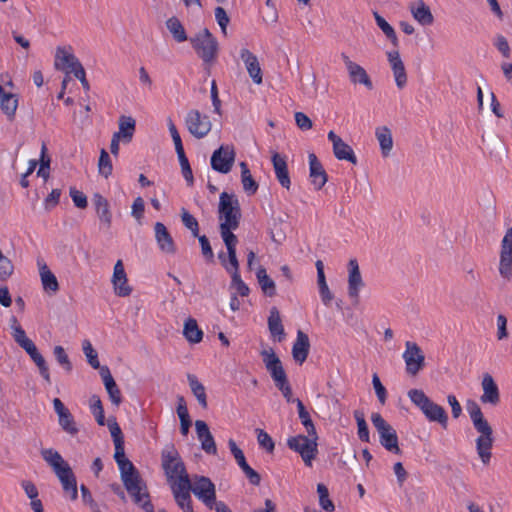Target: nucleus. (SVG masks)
<instances>
[{
  "mask_svg": "<svg viewBox=\"0 0 512 512\" xmlns=\"http://www.w3.org/2000/svg\"><path fill=\"white\" fill-rule=\"evenodd\" d=\"M80 492L83 503L90 508L91 512H102L100 505L94 500L87 486L82 484L80 486Z\"/></svg>",
  "mask_w": 512,
  "mask_h": 512,
  "instance_id": "obj_57",
  "label": "nucleus"
},
{
  "mask_svg": "<svg viewBox=\"0 0 512 512\" xmlns=\"http://www.w3.org/2000/svg\"><path fill=\"white\" fill-rule=\"evenodd\" d=\"M0 107L9 120L14 119L18 99L16 95L6 92L2 85H0Z\"/></svg>",
  "mask_w": 512,
  "mask_h": 512,
  "instance_id": "obj_30",
  "label": "nucleus"
},
{
  "mask_svg": "<svg viewBox=\"0 0 512 512\" xmlns=\"http://www.w3.org/2000/svg\"><path fill=\"white\" fill-rule=\"evenodd\" d=\"M317 492L319 494V505L321 508L327 512H333L335 510V506L329 499L328 488L324 484L319 483L317 485Z\"/></svg>",
  "mask_w": 512,
  "mask_h": 512,
  "instance_id": "obj_49",
  "label": "nucleus"
},
{
  "mask_svg": "<svg viewBox=\"0 0 512 512\" xmlns=\"http://www.w3.org/2000/svg\"><path fill=\"white\" fill-rule=\"evenodd\" d=\"M341 58L346 66V69L349 74L350 81L353 84H362L368 90L373 89V83L367 74L366 70L360 66L359 64L350 60V58L345 54H341Z\"/></svg>",
  "mask_w": 512,
  "mask_h": 512,
  "instance_id": "obj_15",
  "label": "nucleus"
},
{
  "mask_svg": "<svg viewBox=\"0 0 512 512\" xmlns=\"http://www.w3.org/2000/svg\"><path fill=\"white\" fill-rule=\"evenodd\" d=\"M256 277H257V280L261 287L262 292L266 296L273 297L276 295L275 282L268 276L267 271L263 266H260L257 269Z\"/></svg>",
  "mask_w": 512,
  "mask_h": 512,
  "instance_id": "obj_36",
  "label": "nucleus"
},
{
  "mask_svg": "<svg viewBox=\"0 0 512 512\" xmlns=\"http://www.w3.org/2000/svg\"><path fill=\"white\" fill-rule=\"evenodd\" d=\"M191 492L203 502V504L212 510V504L216 500L215 484L206 476H194V482H191Z\"/></svg>",
  "mask_w": 512,
  "mask_h": 512,
  "instance_id": "obj_8",
  "label": "nucleus"
},
{
  "mask_svg": "<svg viewBox=\"0 0 512 512\" xmlns=\"http://www.w3.org/2000/svg\"><path fill=\"white\" fill-rule=\"evenodd\" d=\"M187 380L190 386V389L193 395L196 397L199 405L206 409L208 406L207 403V395L205 391V387L201 382H199L198 378L194 374H187Z\"/></svg>",
  "mask_w": 512,
  "mask_h": 512,
  "instance_id": "obj_34",
  "label": "nucleus"
},
{
  "mask_svg": "<svg viewBox=\"0 0 512 512\" xmlns=\"http://www.w3.org/2000/svg\"><path fill=\"white\" fill-rule=\"evenodd\" d=\"M481 385L483 389V394L480 397L481 402L492 406L498 405L500 402V392L493 377L488 373L484 374Z\"/></svg>",
  "mask_w": 512,
  "mask_h": 512,
  "instance_id": "obj_18",
  "label": "nucleus"
},
{
  "mask_svg": "<svg viewBox=\"0 0 512 512\" xmlns=\"http://www.w3.org/2000/svg\"><path fill=\"white\" fill-rule=\"evenodd\" d=\"M187 130L197 139L204 138L212 128L209 116L201 114L199 110H190L185 117Z\"/></svg>",
  "mask_w": 512,
  "mask_h": 512,
  "instance_id": "obj_9",
  "label": "nucleus"
},
{
  "mask_svg": "<svg viewBox=\"0 0 512 512\" xmlns=\"http://www.w3.org/2000/svg\"><path fill=\"white\" fill-rule=\"evenodd\" d=\"M240 168H241V182H242L244 191L248 195H254L257 192L258 187H259L258 183L252 177L251 172H250L246 162H241Z\"/></svg>",
  "mask_w": 512,
  "mask_h": 512,
  "instance_id": "obj_40",
  "label": "nucleus"
},
{
  "mask_svg": "<svg viewBox=\"0 0 512 512\" xmlns=\"http://www.w3.org/2000/svg\"><path fill=\"white\" fill-rule=\"evenodd\" d=\"M240 57L245 63L246 69L253 82L257 85L261 84L263 81L262 70L257 57L246 48L241 50Z\"/></svg>",
  "mask_w": 512,
  "mask_h": 512,
  "instance_id": "obj_22",
  "label": "nucleus"
},
{
  "mask_svg": "<svg viewBox=\"0 0 512 512\" xmlns=\"http://www.w3.org/2000/svg\"><path fill=\"white\" fill-rule=\"evenodd\" d=\"M22 349L25 350V352L30 356V358L36 364V366L39 369V373L43 377V379L48 384H50L51 378H50L49 367H48L44 357L42 356V354L38 351L34 342L29 341V343L27 345H25Z\"/></svg>",
  "mask_w": 512,
  "mask_h": 512,
  "instance_id": "obj_26",
  "label": "nucleus"
},
{
  "mask_svg": "<svg viewBox=\"0 0 512 512\" xmlns=\"http://www.w3.org/2000/svg\"><path fill=\"white\" fill-rule=\"evenodd\" d=\"M114 459L120 470V478L133 502L145 512H155L147 485L134 464L126 457L124 441L114 443Z\"/></svg>",
  "mask_w": 512,
  "mask_h": 512,
  "instance_id": "obj_1",
  "label": "nucleus"
},
{
  "mask_svg": "<svg viewBox=\"0 0 512 512\" xmlns=\"http://www.w3.org/2000/svg\"><path fill=\"white\" fill-rule=\"evenodd\" d=\"M348 269V295L350 298H353L356 301H358L359 292L360 289L364 286V282L356 259L349 260Z\"/></svg>",
  "mask_w": 512,
  "mask_h": 512,
  "instance_id": "obj_16",
  "label": "nucleus"
},
{
  "mask_svg": "<svg viewBox=\"0 0 512 512\" xmlns=\"http://www.w3.org/2000/svg\"><path fill=\"white\" fill-rule=\"evenodd\" d=\"M226 248H227V264L230 266L232 271H239V261L236 254V246L238 244V239H227L223 240Z\"/></svg>",
  "mask_w": 512,
  "mask_h": 512,
  "instance_id": "obj_43",
  "label": "nucleus"
},
{
  "mask_svg": "<svg viewBox=\"0 0 512 512\" xmlns=\"http://www.w3.org/2000/svg\"><path fill=\"white\" fill-rule=\"evenodd\" d=\"M333 153L338 160H345L353 165L358 163L357 157L352 147L343 140L339 144L336 143V146L333 147Z\"/></svg>",
  "mask_w": 512,
  "mask_h": 512,
  "instance_id": "obj_41",
  "label": "nucleus"
},
{
  "mask_svg": "<svg viewBox=\"0 0 512 512\" xmlns=\"http://www.w3.org/2000/svg\"><path fill=\"white\" fill-rule=\"evenodd\" d=\"M189 42L205 66L209 67L216 62L219 43L208 28H203L193 37H190Z\"/></svg>",
  "mask_w": 512,
  "mask_h": 512,
  "instance_id": "obj_4",
  "label": "nucleus"
},
{
  "mask_svg": "<svg viewBox=\"0 0 512 512\" xmlns=\"http://www.w3.org/2000/svg\"><path fill=\"white\" fill-rule=\"evenodd\" d=\"M408 397L411 402L421 411L429 404L431 399L420 389H411L408 391Z\"/></svg>",
  "mask_w": 512,
  "mask_h": 512,
  "instance_id": "obj_50",
  "label": "nucleus"
},
{
  "mask_svg": "<svg viewBox=\"0 0 512 512\" xmlns=\"http://www.w3.org/2000/svg\"><path fill=\"white\" fill-rule=\"evenodd\" d=\"M218 212L219 219L224 220L219 225L222 239H236L237 236L233 233V230L239 227L241 219V209L238 199L234 195L222 192Z\"/></svg>",
  "mask_w": 512,
  "mask_h": 512,
  "instance_id": "obj_3",
  "label": "nucleus"
},
{
  "mask_svg": "<svg viewBox=\"0 0 512 512\" xmlns=\"http://www.w3.org/2000/svg\"><path fill=\"white\" fill-rule=\"evenodd\" d=\"M54 356L57 362L63 367V369L70 373L73 369V365L65 352V349L62 346H55L53 350Z\"/></svg>",
  "mask_w": 512,
  "mask_h": 512,
  "instance_id": "obj_55",
  "label": "nucleus"
},
{
  "mask_svg": "<svg viewBox=\"0 0 512 512\" xmlns=\"http://www.w3.org/2000/svg\"><path fill=\"white\" fill-rule=\"evenodd\" d=\"M499 274L508 281L512 278V227L501 241Z\"/></svg>",
  "mask_w": 512,
  "mask_h": 512,
  "instance_id": "obj_11",
  "label": "nucleus"
},
{
  "mask_svg": "<svg viewBox=\"0 0 512 512\" xmlns=\"http://www.w3.org/2000/svg\"><path fill=\"white\" fill-rule=\"evenodd\" d=\"M316 269H317V283L319 287V294L321 297V301L325 306H330L331 301L334 298L333 293L330 291L327 282L326 277L324 273V264L321 260H317L315 263Z\"/></svg>",
  "mask_w": 512,
  "mask_h": 512,
  "instance_id": "obj_28",
  "label": "nucleus"
},
{
  "mask_svg": "<svg viewBox=\"0 0 512 512\" xmlns=\"http://www.w3.org/2000/svg\"><path fill=\"white\" fill-rule=\"evenodd\" d=\"M11 328L13 329L12 336L14 341L23 348L25 345L32 341L26 336L25 330L18 324L17 318L12 316L11 319Z\"/></svg>",
  "mask_w": 512,
  "mask_h": 512,
  "instance_id": "obj_46",
  "label": "nucleus"
},
{
  "mask_svg": "<svg viewBox=\"0 0 512 512\" xmlns=\"http://www.w3.org/2000/svg\"><path fill=\"white\" fill-rule=\"evenodd\" d=\"M99 173L108 178L112 174V163L108 152L105 149H101L99 161H98Z\"/></svg>",
  "mask_w": 512,
  "mask_h": 512,
  "instance_id": "obj_52",
  "label": "nucleus"
},
{
  "mask_svg": "<svg viewBox=\"0 0 512 512\" xmlns=\"http://www.w3.org/2000/svg\"><path fill=\"white\" fill-rule=\"evenodd\" d=\"M79 65L82 64L74 54L68 53L63 47L57 48L55 55V66L57 69L65 70L66 74H69L74 73Z\"/></svg>",
  "mask_w": 512,
  "mask_h": 512,
  "instance_id": "obj_21",
  "label": "nucleus"
},
{
  "mask_svg": "<svg viewBox=\"0 0 512 512\" xmlns=\"http://www.w3.org/2000/svg\"><path fill=\"white\" fill-rule=\"evenodd\" d=\"M201 245V252L206 262L213 263L214 262V253L212 247L210 245L209 239L205 235L196 236Z\"/></svg>",
  "mask_w": 512,
  "mask_h": 512,
  "instance_id": "obj_60",
  "label": "nucleus"
},
{
  "mask_svg": "<svg viewBox=\"0 0 512 512\" xmlns=\"http://www.w3.org/2000/svg\"><path fill=\"white\" fill-rule=\"evenodd\" d=\"M272 164L276 174V178L279 181L280 185L286 189H289L291 181L285 158L278 153H274L272 155Z\"/></svg>",
  "mask_w": 512,
  "mask_h": 512,
  "instance_id": "obj_27",
  "label": "nucleus"
},
{
  "mask_svg": "<svg viewBox=\"0 0 512 512\" xmlns=\"http://www.w3.org/2000/svg\"><path fill=\"white\" fill-rule=\"evenodd\" d=\"M127 275L121 260H118L114 265L112 276V283L114 285L115 294L120 297L129 296L132 288L128 285Z\"/></svg>",
  "mask_w": 512,
  "mask_h": 512,
  "instance_id": "obj_17",
  "label": "nucleus"
},
{
  "mask_svg": "<svg viewBox=\"0 0 512 512\" xmlns=\"http://www.w3.org/2000/svg\"><path fill=\"white\" fill-rule=\"evenodd\" d=\"M176 504L183 512H194L191 498V480L184 477L181 483L171 485Z\"/></svg>",
  "mask_w": 512,
  "mask_h": 512,
  "instance_id": "obj_14",
  "label": "nucleus"
},
{
  "mask_svg": "<svg viewBox=\"0 0 512 512\" xmlns=\"http://www.w3.org/2000/svg\"><path fill=\"white\" fill-rule=\"evenodd\" d=\"M234 161V148L222 145L212 153L211 167L219 173L227 174L231 171Z\"/></svg>",
  "mask_w": 512,
  "mask_h": 512,
  "instance_id": "obj_13",
  "label": "nucleus"
},
{
  "mask_svg": "<svg viewBox=\"0 0 512 512\" xmlns=\"http://www.w3.org/2000/svg\"><path fill=\"white\" fill-rule=\"evenodd\" d=\"M310 351V340L306 333L301 330L297 332V338L292 346V356L294 360L302 364L306 361Z\"/></svg>",
  "mask_w": 512,
  "mask_h": 512,
  "instance_id": "obj_24",
  "label": "nucleus"
},
{
  "mask_svg": "<svg viewBox=\"0 0 512 512\" xmlns=\"http://www.w3.org/2000/svg\"><path fill=\"white\" fill-rule=\"evenodd\" d=\"M353 416L356 420L357 427H358V437L363 442H369L370 441V433L368 429L367 422L365 420L364 413L360 410H355L353 413Z\"/></svg>",
  "mask_w": 512,
  "mask_h": 512,
  "instance_id": "obj_45",
  "label": "nucleus"
},
{
  "mask_svg": "<svg viewBox=\"0 0 512 512\" xmlns=\"http://www.w3.org/2000/svg\"><path fill=\"white\" fill-rule=\"evenodd\" d=\"M41 455L43 459L52 467L54 470V465L59 466L65 461L62 456L53 449H43L41 451Z\"/></svg>",
  "mask_w": 512,
  "mask_h": 512,
  "instance_id": "obj_59",
  "label": "nucleus"
},
{
  "mask_svg": "<svg viewBox=\"0 0 512 512\" xmlns=\"http://www.w3.org/2000/svg\"><path fill=\"white\" fill-rule=\"evenodd\" d=\"M59 425L61 428L68 434L74 436L79 432V429L76 425L73 415L71 412H67L66 414L60 415Z\"/></svg>",
  "mask_w": 512,
  "mask_h": 512,
  "instance_id": "obj_48",
  "label": "nucleus"
},
{
  "mask_svg": "<svg viewBox=\"0 0 512 512\" xmlns=\"http://www.w3.org/2000/svg\"><path fill=\"white\" fill-rule=\"evenodd\" d=\"M14 272L12 261L0 250V281L8 280Z\"/></svg>",
  "mask_w": 512,
  "mask_h": 512,
  "instance_id": "obj_54",
  "label": "nucleus"
},
{
  "mask_svg": "<svg viewBox=\"0 0 512 512\" xmlns=\"http://www.w3.org/2000/svg\"><path fill=\"white\" fill-rule=\"evenodd\" d=\"M162 468L169 481L181 483L182 479H190L177 449L173 444L167 445L161 453Z\"/></svg>",
  "mask_w": 512,
  "mask_h": 512,
  "instance_id": "obj_5",
  "label": "nucleus"
},
{
  "mask_svg": "<svg viewBox=\"0 0 512 512\" xmlns=\"http://www.w3.org/2000/svg\"><path fill=\"white\" fill-rule=\"evenodd\" d=\"M38 264L41 282L44 290L46 292H57L59 290V284L56 276L51 272V270L45 263L41 265L40 262H38Z\"/></svg>",
  "mask_w": 512,
  "mask_h": 512,
  "instance_id": "obj_33",
  "label": "nucleus"
},
{
  "mask_svg": "<svg viewBox=\"0 0 512 512\" xmlns=\"http://www.w3.org/2000/svg\"><path fill=\"white\" fill-rule=\"evenodd\" d=\"M183 335L188 342L196 344L202 341L203 332L194 318H188L184 323Z\"/></svg>",
  "mask_w": 512,
  "mask_h": 512,
  "instance_id": "obj_37",
  "label": "nucleus"
},
{
  "mask_svg": "<svg viewBox=\"0 0 512 512\" xmlns=\"http://www.w3.org/2000/svg\"><path fill=\"white\" fill-rule=\"evenodd\" d=\"M165 24H166V28L171 33L173 39L176 42L182 43V42H185L190 39V38H188V35L186 33V30H185L183 24L176 16H172V17L168 18L166 20Z\"/></svg>",
  "mask_w": 512,
  "mask_h": 512,
  "instance_id": "obj_32",
  "label": "nucleus"
},
{
  "mask_svg": "<svg viewBox=\"0 0 512 512\" xmlns=\"http://www.w3.org/2000/svg\"><path fill=\"white\" fill-rule=\"evenodd\" d=\"M154 232L159 249L166 254H175V242L166 226L161 222H156L154 225Z\"/></svg>",
  "mask_w": 512,
  "mask_h": 512,
  "instance_id": "obj_20",
  "label": "nucleus"
},
{
  "mask_svg": "<svg viewBox=\"0 0 512 512\" xmlns=\"http://www.w3.org/2000/svg\"><path fill=\"white\" fill-rule=\"evenodd\" d=\"M296 405H297L299 419H300L302 425L305 427L307 434L309 436L318 435L315 425L311 419V416H310L309 412L307 411L306 407L304 406L303 402L300 399L296 398Z\"/></svg>",
  "mask_w": 512,
  "mask_h": 512,
  "instance_id": "obj_42",
  "label": "nucleus"
},
{
  "mask_svg": "<svg viewBox=\"0 0 512 512\" xmlns=\"http://www.w3.org/2000/svg\"><path fill=\"white\" fill-rule=\"evenodd\" d=\"M100 376L103 380L105 389L109 395L111 402L116 406L120 405V403L122 402L121 392L114 378L112 377L108 366L104 365L103 368H100Z\"/></svg>",
  "mask_w": 512,
  "mask_h": 512,
  "instance_id": "obj_25",
  "label": "nucleus"
},
{
  "mask_svg": "<svg viewBox=\"0 0 512 512\" xmlns=\"http://www.w3.org/2000/svg\"><path fill=\"white\" fill-rule=\"evenodd\" d=\"M177 155H178V159H179V163L181 166V171H182L183 177L185 178L187 185L192 186L194 183V178H193L192 169L190 167L189 160L186 157L185 151L177 153Z\"/></svg>",
  "mask_w": 512,
  "mask_h": 512,
  "instance_id": "obj_53",
  "label": "nucleus"
},
{
  "mask_svg": "<svg viewBox=\"0 0 512 512\" xmlns=\"http://www.w3.org/2000/svg\"><path fill=\"white\" fill-rule=\"evenodd\" d=\"M268 328L273 337H278L281 341L285 335L284 327L280 318L279 311L276 307L270 309V315L268 317Z\"/></svg>",
  "mask_w": 512,
  "mask_h": 512,
  "instance_id": "obj_39",
  "label": "nucleus"
},
{
  "mask_svg": "<svg viewBox=\"0 0 512 512\" xmlns=\"http://www.w3.org/2000/svg\"><path fill=\"white\" fill-rule=\"evenodd\" d=\"M69 194L77 208L85 209L88 206L87 196L82 191L77 190L75 187H71Z\"/></svg>",
  "mask_w": 512,
  "mask_h": 512,
  "instance_id": "obj_64",
  "label": "nucleus"
},
{
  "mask_svg": "<svg viewBox=\"0 0 512 512\" xmlns=\"http://www.w3.org/2000/svg\"><path fill=\"white\" fill-rule=\"evenodd\" d=\"M92 203L95 207V212L100 222L106 227L110 228L112 223V213L108 200L100 193H94Z\"/></svg>",
  "mask_w": 512,
  "mask_h": 512,
  "instance_id": "obj_23",
  "label": "nucleus"
},
{
  "mask_svg": "<svg viewBox=\"0 0 512 512\" xmlns=\"http://www.w3.org/2000/svg\"><path fill=\"white\" fill-rule=\"evenodd\" d=\"M181 220H182V223L184 224V226L191 231L193 237L198 236V234H199L198 221L192 214H190L184 208L182 209Z\"/></svg>",
  "mask_w": 512,
  "mask_h": 512,
  "instance_id": "obj_56",
  "label": "nucleus"
},
{
  "mask_svg": "<svg viewBox=\"0 0 512 512\" xmlns=\"http://www.w3.org/2000/svg\"><path fill=\"white\" fill-rule=\"evenodd\" d=\"M318 435L305 436L299 434L287 439V446L290 450L298 453L307 467L312 466V461L318 454Z\"/></svg>",
  "mask_w": 512,
  "mask_h": 512,
  "instance_id": "obj_6",
  "label": "nucleus"
},
{
  "mask_svg": "<svg viewBox=\"0 0 512 512\" xmlns=\"http://www.w3.org/2000/svg\"><path fill=\"white\" fill-rule=\"evenodd\" d=\"M308 159L311 183L314 185L315 189L320 190L326 184L328 175L314 153H310Z\"/></svg>",
  "mask_w": 512,
  "mask_h": 512,
  "instance_id": "obj_19",
  "label": "nucleus"
},
{
  "mask_svg": "<svg viewBox=\"0 0 512 512\" xmlns=\"http://www.w3.org/2000/svg\"><path fill=\"white\" fill-rule=\"evenodd\" d=\"M374 18L378 27L383 31L391 43L395 47L398 46V38L394 28L377 12H374Z\"/></svg>",
  "mask_w": 512,
  "mask_h": 512,
  "instance_id": "obj_44",
  "label": "nucleus"
},
{
  "mask_svg": "<svg viewBox=\"0 0 512 512\" xmlns=\"http://www.w3.org/2000/svg\"><path fill=\"white\" fill-rule=\"evenodd\" d=\"M90 409L93 415L95 416L96 422L100 426L105 425V416L102 402L97 395H93L90 398Z\"/></svg>",
  "mask_w": 512,
  "mask_h": 512,
  "instance_id": "obj_47",
  "label": "nucleus"
},
{
  "mask_svg": "<svg viewBox=\"0 0 512 512\" xmlns=\"http://www.w3.org/2000/svg\"><path fill=\"white\" fill-rule=\"evenodd\" d=\"M405 347L403 359L406 363V372L415 376L424 368L425 356L420 346L415 342L407 341Z\"/></svg>",
  "mask_w": 512,
  "mask_h": 512,
  "instance_id": "obj_10",
  "label": "nucleus"
},
{
  "mask_svg": "<svg viewBox=\"0 0 512 512\" xmlns=\"http://www.w3.org/2000/svg\"><path fill=\"white\" fill-rule=\"evenodd\" d=\"M371 422L379 434L380 444L393 454H401L396 430L377 412L372 413Z\"/></svg>",
  "mask_w": 512,
  "mask_h": 512,
  "instance_id": "obj_7",
  "label": "nucleus"
},
{
  "mask_svg": "<svg viewBox=\"0 0 512 512\" xmlns=\"http://www.w3.org/2000/svg\"><path fill=\"white\" fill-rule=\"evenodd\" d=\"M410 10L414 19L422 26H429L433 24L434 16L430 8L424 2L418 4L416 8L411 6Z\"/></svg>",
  "mask_w": 512,
  "mask_h": 512,
  "instance_id": "obj_35",
  "label": "nucleus"
},
{
  "mask_svg": "<svg viewBox=\"0 0 512 512\" xmlns=\"http://www.w3.org/2000/svg\"><path fill=\"white\" fill-rule=\"evenodd\" d=\"M82 348L87 358V361L91 365V367L94 369H98L100 371V368H103V366L100 365V362L98 360V354L96 350L92 347L90 341L84 340Z\"/></svg>",
  "mask_w": 512,
  "mask_h": 512,
  "instance_id": "obj_51",
  "label": "nucleus"
},
{
  "mask_svg": "<svg viewBox=\"0 0 512 512\" xmlns=\"http://www.w3.org/2000/svg\"><path fill=\"white\" fill-rule=\"evenodd\" d=\"M118 124L119 131L114 134H119V137L122 138L123 142L129 143L135 132V120L131 116L122 115L119 118Z\"/></svg>",
  "mask_w": 512,
  "mask_h": 512,
  "instance_id": "obj_31",
  "label": "nucleus"
},
{
  "mask_svg": "<svg viewBox=\"0 0 512 512\" xmlns=\"http://www.w3.org/2000/svg\"><path fill=\"white\" fill-rule=\"evenodd\" d=\"M50 157L47 156V148L43 143L41 148V159H40V167L38 169L37 175L47 179L49 177V169H50Z\"/></svg>",
  "mask_w": 512,
  "mask_h": 512,
  "instance_id": "obj_58",
  "label": "nucleus"
},
{
  "mask_svg": "<svg viewBox=\"0 0 512 512\" xmlns=\"http://www.w3.org/2000/svg\"><path fill=\"white\" fill-rule=\"evenodd\" d=\"M214 13H215L216 22L218 23V25L221 28V32L223 33L224 36H226L227 35V26L230 22V17L226 13L225 9L221 6L216 7Z\"/></svg>",
  "mask_w": 512,
  "mask_h": 512,
  "instance_id": "obj_62",
  "label": "nucleus"
},
{
  "mask_svg": "<svg viewBox=\"0 0 512 512\" xmlns=\"http://www.w3.org/2000/svg\"><path fill=\"white\" fill-rule=\"evenodd\" d=\"M392 71L397 87L399 89L404 88L407 83V74L403 62L396 63V66L392 67Z\"/></svg>",
  "mask_w": 512,
  "mask_h": 512,
  "instance_id": "obj_61",
  "label": "nucleus"
},
{
  "mask_svg": "<svg viewBox=\"0 0 512 512\" xmlns=\"http://www.w3.org/2000/svg\"><path fill=\"white\" fill-rule=\"evenodd\" d=\"M260 355L275 385L288 380L282 362L272 348L262 350Z\"/></svg>",
  "mask_w": 512,
  "mask_h": 512,
  "instance_id": "obj_12",
  "label": "nucleus"
},
{
  "mask_svg": "<svg viewBox=\"0 0 512 512\" xmlns=\"http://www.w3.org/2000/svg\"><path fill=\"white\" fill-rule=\"evenodd\" d=\"M422 413L430 422L439 423L444 429L447 428L448 425V415L445 409L434 403L432 400L429 404L422 410Z\"/></svg>",
  "mask_w": 512,
  "mask_h": 512,
  "instance_id": "obj_29",
  "label": "nucleus"
},
{
  "mask_svg": "<svg viewBox=\"0 0 512 512\" xmlns=\"http://www.w3.org/2000/svg\"><path fill=\"white\" fill-rule=\"evenodd\" d=\"M375 135L379 141L383 156H388L393 147V139L391 130L387 126L378 127Z\"/></svg>",
  "mask_w": 512,
  "mask_h": 512,
  "instance_id": "obj_38",
  "label": "nucleus"
},
{
  "mask_svg": "<svg viewBox=\"0 0 512 512\" xmlns=\"http://www.w3.org/2000/svg\"><path fill=\"white\" fill-rule=\"evenodd\" d=\"M256 431L258 433L257 440H258L259 445L262 448H264L267 452H269V453L273 452L274 448H275V444H274V441L271 438V436L262 429H257Z\"/></svg>",
  "mask_w": 512,
  "mask_h": 512,
  "instance_id": "obj_63",
  "label": "nucleus"
},
{
  "mask_svg": "<svg viewBox=\"0 0 512 512\" xmlns=\"http://www.w3.org/2000/svg\"><path fill=\"white\" fill-rule=\"evenodd\" d=\"M467 411L473 423L475 430L480 434L476 439V450L484 465L489 464L491 460V449L493 447V429L485 419L480 406L474 400H468L466 404Z\"/></svg>",
  "mask_w": 512,
  "mask_h": 512,
  "instance_id": "obj_2",
  "label": "nucleus"
}]
</instances>
